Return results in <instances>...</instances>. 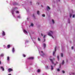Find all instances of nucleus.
<instances>
[{
    "mask_svg": "<svg viewBox=\"0 0 75 75\" xmlns=\"http://www.w3.org/2000/svg\"><path fill=\"white\" fill-rule=\"evenodd\" d=\"M17 9V8H14L13 9H12L11 11V13H12L13 17H15V16H14V12L15 11H16V10Z\"/></svg>",
    "mask_w": 75,
    "mask_h": 75,
    "instance_id": "1",
    "label": "nucleus"
},
{
    "mask_svg": "<svg viewBox=\"0 0 75 75\" xmlns=\"http://www.w3.org/2000/svg\"><path fill=\"white\" fill-rule=\"evenodd\" d=\"M33 42L34 43L35 45H36V46H37V47L38 48V50L39 51V54H40V49H39V48H40V46H38V47L37 46V44L35 42Z\"/></svg>",
    "mask_w": 75,
    "mask_h": 75,
    "instance_id": "2",
    "label": "nucleus"
},
{
    "mask_svg": "<svg viewBox=\"0 0 75 75\" xmlns=\"http://www.w3.org/2000/svg\"><path fill=\"white\" fill-rule=\"evenodd\" d=\"M54 50H55V51L53 52V56H54V57H56L55 55H54V54H55V52H56V51L57 50V46H56L55 47V48H54Z\"/></svg>",
    "mask_w": 75,
    "mask_h": 75,
    "instance_id": "3",
    "label": "nucleus"
},
{
    "mask_svg": "<svg viewBox=\"0 0 75 75\" xmlns=\"http://www.w3.org/2000/svg\"><path fill=\"white\" fill-rule=\"evenodd\" d=\"M28 70L29 72H31L33 71V68L32 67H30V68H28Z\"/></svg>",
    "mask_w": 75,
    "mask_h": 75,
    "instance_id": "4",
    "label": "nucleus"
},
{
    "mask_svg": "<svg viewBox=\"0 0 75 75\" xmlns=\"http://www.w3.org/2000/svg\"><path fill=\"white\" fill-rule=\"evenodd\" d=\"M2 37L5 36L6 35V33H5L4 31H2Z\"/></svg>",
    "mask_w": 75,
    "mask_h": 75,
    "instance_id": "5",
    "label": "nucleus"
},
{
    "mask_svg": "<svg viewBox=\"0 0 75 75\" xmlns=\"http://www.w3.org/2000/svg\"><path fill=\"white\" fill-rule=\"evenodd\" d=\"M13 71V70L12 69H8V72H10L11 71Z\"/></svg>",
    "mask_w": 75,
    "mask_h": 75,
    "instance_id": "6",
    "label": "nucleus"
},
{
    "mask_svg": "<svg viewBox=\"0 0 75 75\" xmlns=\"http://www.w3.org/2000/svg\"><path fill=\"white\" fill-rule=\"evenodd\" d=\"M23 32L25 34H26V35H27V34H28V33L27 32V31L26 30H23Z\"/></svg>",
    "mask_w": 75,
    "mask_h": 75,
    "instance_id": "7",
    "label": "nucleus"
},
{
    "mask_svg": "<svg viewBox=\"0 0 75 75\" xmlns=\"http://www.w3.org/2000/svg\"><path fill=\"white\" fill-rule=\"evenodd\" d=\"M48 35H49V36H50V37H52V38H54V37L52 35H51V33H48Z\"/></svg>",
    "mask_w": 75,
    "mask_h": 75,
    "instance_id": "8",
    "label": "nucleus"
},
{
    "mask_svg": "<svg viewBox=\"0 0 75 75\" xmlns=\"http://www.w3.org/2000/svg\"><path fill=\"white\" fill-rule=\"evenodd\" d=\"M7 60L8 61V64H9L10 62V57H7Z\"/></svg>",
    "mask_w": 75,
    "mask_h": 75,
    "instance_id": "9",
    "label": "nucleus"
},
{
    "mask_svg": "<svg viewBox=\"0 0 75 75\" xmlns=\"http://www.w3.org/2000/svg\"><path fill=\"white\" fill-rule=\"evenodd\" d=\"M12 52L13 53V54H14V53L15 52V50L14 48V47H13L12 48Z\"/></svg>",
    "mask_w": 75,
    "mask_h": 75,
    "instance_id": "10",
    "label": "nucleus"
},
{
    "mask_svg": "<svg viewBox=\"0 0 75 75\" xmlns=\"http://www.w3.org/2000/svg\"><path fill=\"white\" fill-rule=\"evenodd\" d=\"M41 52L42 53V54H40V55L42 57H44V53H43V52L42 51H41Z\"/></svg>",
    "mask_w": 75,
    "mask_h": 75,
    "instance_id": "11",
    "label": "nucleus"
},
{
    "mask_svg": "<svg viewBox=\"0 0 75 75\" xmlns=\"http://www.w3.org/2000/svg\"><path fill=\"white\" fill-rule=\"evenodd\" d=\"M33 59L34 57H31L27 58V59Z\"/></svg>",
    "mask_w": 75,
    "mask_h": 75,
    "instance_id": "12",
    "label": "nucleus"
},
{
    "mask_svg": "<svg viewBox=\"0 0 75 75\" xmlns=\"http://www.w3.org/2000/svg\"><path fill=\"white\" fill-rule=\"evenodd\" d=\"M50 9H51V8H50V7H49V6H47V11H49V10H50Z\"/></svg>",
    "mask_w": 75,
    "mask_h": 75,
    "instance_id": "13",
    "label": "nucleus"
},
{
    "mask_svg": "<svg viewBox=\"0 0 75 75\" xmlns=\"http://www.w3.org/2000/svg\"><path fill=\"white\" fill-rule=\"evenodd\" d=\"M43 45L44 47V49H45V48L46 47V44H45V43H43Z\"/></svg>",
    "mask_w": 75,
    "mask_h": 75,
    "instance_id": "14",
    "label": "nucleus"
},
{
    "mask_svg": "<svg viewBox=\"0 0 75 75\" xmlns=\"http://www.w3.org/2000/svg\"><path fill=\"white\" fill-rule=\"evenodd\" d=\"M0 68L1 69H2V71H4V69L3 67L1 66V67Z\"/></svg>",
    "mask_w": 75,
    "mask_h": 75,
    "instance_id": "15",
    "label": "nucleus"
},
{
    "mask_svg": "<svg viewBox=\"0 0 75 75\" xmlns=\"http://www.w3.org/2000/svg\"><path fill=\"white\" fill-rule=\"evenodd\" d=\"M50 60L51 61V62H52V64H54V62H53V60H52V59H50Z\"/></svg>",
    "mask_w": 75,
    "mask_h": 75,
    "instance_id": "16",
    "label": "nucleus"
},
{
    "mask_svg": "<svg viewBox=\"0 0 75 75\" xmlns=\"http://www.w3.org/2000/svg\"><path fill=\"white\" fill-rule=\"evenodd\" d=\"M51 69L52 71L54 69V67H53V66L52 65H51Z\"/></svg>",
    "mask_w": 75,
    "mask_h": 75,
    "instance_id": "17",
    "label": "nucleus"
},
{
    "mask_svg": "<svg viewBox=\"0 0 75 75\" xmlns=\"http://www.w3.org/2000/svg\"><path fill=\"white\" fill-rule=\"evenodd\" d=\"M25 44H26V43H28V40H25Z\"/></svg>",
    "mask_w": 75,
    "mask_h": 75,
    "instance_id": "18",
    "label": "nucleus"
},
{
    "mask_svg": "<svg viewBox=\"0 0 75 75\" xmlns=\"http://www.w3.org/2000/svg\"><path fill=\"white\" fill-rule=\"evenodd\" d=\"M64 64H65V62H64V60H62V63H61V64L62 65H64Z\"/></svg>",
    "mask_w": 75,
    "mask_h": 75,
    "instance_id": "19",
    "label": "nucleus"
},
{
    "mask_svg": "<svg viewBox=\"0 0 75 75\" xmlns=\"http://www.w3.org/2000/svg\"><path fill=\"white\" fill-rule=\"evenodd\" d=\"M17 18H21V16L20 15H19L18 16H17Z\"/></svg>",
    "mask_w": 75,
    "mask_h": 75,
    "instance_id": "20",
    "label": "nucleus"
},
{
    "mask_svg": "<svg viewBox=\"0 0 75 75\" xmlns=\"http://www.w3.org/2000/svg\"><path fill=\"white\" fill-rule=\"evenodd\" d=\"M37 72L38 73H39V72H41V70L40 69H38L37 71Z\"/></svg>",
    "mask_w": 75,
    "mask_h": 75,
    "instance_id": "21",
    "label": "nucleus"
},
{
    "mask_svg": "<svg viewBox=\"0 0 75 75\" xmlns=\"http://www.w3.org/2000/svg\"><path fill=\"white\" fill-rule=\"evenodd\" d=\"M7 47L8 48H10V45H8L7 46Z\"/></svg>",
    "mask_w": 75,
    "mask_h": 75,
    "instance_id": "22",
    "label": "nucleus"
},
{
    "mask_svg": "<svg viewBox=\"0 0 75 75\" xmlns=\"http://www.w3.org/2000/svg\"><path fill=\"white\" fill-rule=\"evenodd\" d=\"M45 67L46 69H49L48 66H46Z\"/></svg>",
    "mask_w": 75,
    "mask_h": 75,
    "instance_id": "23",
    "label": "nucleus"
},
{
    "mask_svg": "<svg viewBox=\"0 0 75 75\" xmlns=\"http://www.w3.org/2000/svg\"><path fill=\"white\" fill-rule=\"evenodd\" d=\"M13 5H17V3H16V2H15L14 3H13Z\"/></svg>",
    "mask_w": 75,
    "mask_h": 75,
    "instance_id": "24",
    "label": "nucleus"
},
{
    "mask_svg": "<svg viewBox=\"0 0 75 75\" xmlns=\"http://www.w3.org/2000/svg\"><path fill=\"white\" fill-rule=\"evenodd\" d=\"M37 14H38V15H40V11H38L37 12Z\"/></svg>",
    "mask_w": 75,
    "mask_h": 75,
    "instance_id": "25",
    "label": "nucleus"
},
{
    "mask_svg": "<svg viewBox=\"0 0 75 75\" xmlns=\"http://www.w3.org/2000/svg\"><path fill=\"white\" fill-rule=\"evenodd\" d=\"M4 56V54H1L0 57H3Z\"/></svg>",
    "mask_w": 75,
    "mask_h": 75,
    "instance_id": "26",
    "label": "nucleus"
},
{
    "mask_svg": "<svg viewBox=\"0 0 75 75\" xmlns=\"http://www.w3.org/2000/svg\"><path fill=\"white\" fill-rule=\"evenodd\" d=\"M68 23H69V24L70 23V19L69 18L68 19Z\"/></svg>",
    "mask_w": 75,
    "mask_h": 75,
    "instance_id": "27",
    "label": "nucleus"
},
{
    "mask_svg": "<svg viewBox=\"0 0 75 75\" xmlns=\"http://www.w3.org/2000/svg\"><path fill=\"white\" fill-rule=\"evenodd\" d=\"M32 26V27H33L34 26V24L33 23H31V25H30L29 27H30V26Z\"/></svg>",
    "mask_w": 75,
    "mask_h": 75,
    "instance_id": "28",
    "label": "nucleus"
},
{
    "mask_svg": "<svg viewBox=\"0 0 75 75\" xmlns=\"http://www.w3.org/2000/svg\"><path fill=\"white\" fill-rule=\"evenodd\" d=\"M69 16H70V18H71V17H72V14H71V13H70Z\"/></svg>",
    "mask_w": 75,
    "mask_h": 75,
    "instance_id": "29",
    "label": "nucleus"
},
{
    "mask_svg": "<svg viewBox=\"0 0 75 75\" xmlns=\"http://www.w3.org/2000/svg\"><path fill=\"white\" fill-rule=\"evenodd\" d=\"M57 59H58V61H59V55H57Z\"/></svg>",
    "mask_w": 75,
    "mask_h": 75,
    "instance_id": "30",
    "label": "nucleus"
},
{
    "mask_svg": "<svg viewBox=\"0 0 75 75\" xmlns=\"http://www.w3.org/2000/svg\"><path fill=\"white\" fill-rule=\"evenodd\" d=\"M33 17H34V18L35 19V16H34V14H33Z\"/></svg>",
    "mask_w": 75,
    "mask_h": 75,
    "instance_id": "31",
    "label": "nucleus"
},
{
    "mask_svg": "<svg viewBox=\"0 0 75 75\" xmlns=\"http://www.w3.org/2000/svg\"><path fill=\"white\" fill-rule=\"evenodd\" d=\"M63 56V53H61V57H62Z\"/></svg>",
    "mask_w": 75,
    "mask_h": 75,
    "instance_id": "32",
    "label": "nucleus"
},
{
    "mask_svg": "<svg viewBox=\"0 0 75 75\" xmlns=\"http://www.w3.org/2000/svg\"><path fill=\"white\" fill-rule=\"evenodd\" d=\"M16 13H19V12L18 11H16Z\"/></svg>",
    "mask_w": 75,
    "mask_h": 75,
    "instance_id": "33",
    "label": "nucleus"
},
{
    "mask_svg": "<svg viewBox=\"0 0 75 75\" xmlns=\"http://www.w3.org/2000/svg\"><path fill=\"white\" fill-rule=\"evenodd\" d=\"M52 22L53 24H54V20L52 19Z\"/></svg>",
    "mask_w": 75,
    "mask_h": 75,
    "instance_id": "34",
    "label": "nucleus"
},
{
    "mask_svg": "<svg viewBox=\"0 0 75 75\" xmlns=\"http://www.w3.org/2000/svg\"><path fill=\"white\" fill-rule=\"evenodd\" d=\"M26 10L27 11V12H29V9H28V10L27 9H26Z\"/></svg>",
    "mask_w": 75,
    "mask_h": 75,
    "instance_id": "35",
    "label": "nucleus"
},
{
    "mask_svg": "<svg viewBox=\"0 0 75 75\" xmlns=\"http://www.w3.org/2000/svg\"><path fill=\"white\" fill-rule=\"evenodd\" d=\"M57 71L58 72H59V71H60V70H59V69H57Z\"/></svg>",
    "mask_w": 75,
    "mask_h": 75,
    "instance_id": "36",
    "label": "nucleus"
},
{
    "mask_svg": "<svg viewBox=\"0 0 75 75\" xmlns=\"http://www.w3.org/2000/svg\"><path fill=\"white\" fill-rule=\"evenodd\" d=\"M23 56L24 57H26V56H25V55L24 54H23Z\"/></svg>",
    "mask_w": 75,
    "mask_h": 75,
    "instance_id": "37",
    "label": "nucleus"
},
{
    "mask_svg": "<svg viewBox=\"0 0 75 75\" xmlns=\"http://www.w3.org/2000/svg\"><path fill=\"white\" fill-rule=\"evenodd\" d=\"M42 16L43 17H45V15L44 14H42Z\"/></svg>",
    "mask_w": 75,
    "mask_h": 75,
    "instance_id": "38",
    "label": "nucleus"
},
{
    "mask_svg": "<svg viewBox=\"0 0 75 75\" xmlns=\"http://www.w3.org/2000/svg\"><path fill=\"white\" fill-rule=\"evenodd\" d=\"M38 41H40L41 40L40 39V38H38Z\"/></svg>",
    "mask_w": 75,
    "mask_h": 75,
    "instance_id": "39",
    "label": "nucleus"
},
{
    "mask_svg": "<svg viewBox=\"0 0 75 75\" xmlns=\"http://www.w3.org/2000/svg\"><path fill=\"white\" fill-rule=\"evenodd\" d=\"M36 4H38V5H39V4H40V3H39V2H37Z\"/></svg>",
    "mask_w": 75,
    "mask_h": 75,
    "instance_id": "40",
    "label": "nucleus"
},
{
    "mask_svg": "<svg viewBox=\"0 0 75 75\" xmlns=\"http://www.w3.org/2000/svg\"><path fill=\"white\" fill-rule=\"evenodd\" d=\"M62 72H63V74H64L65 73V71H62Z\"/></svg>",
    "mask_w": 75,
    "mask_h": 75,
    "instance_id": "41",
    "label": "nucleus"
},
{
    "mask_svg": "<svg viewBox=\"0 0 75 75\" xmlns=\"http://www.w3.org/2000/svg\"><path fill=\"white\" fill-rule=\"evenodd\" d=\"M50 32L51 34H53V32H52V31H50Z\"/></svg>",
    "mask_w": 75,
    "mask_h": 75,
    "instance_id": "42",
    "label": "nucleus"
},
{
    "mask_svg": "<svg viewBox=\"0 0 75 75\" xmlns=\"http://www.w3.org/2000/svg\"><path fill=\"white\" fill-rule=\"evenodd\" d=\"M72 17L73 18H74L75 17V15H73V16H72Z\"/></svg>",
    "mask_w": 75,
    "mask_h": 75,
    "instance_id": "43",
    "label": "nucleus"
},
{
    "mask_svg": "<svg viewBox=\"0 0 75 75\" xmlns=\"http://www.w3.org/2000/svg\"><path fill=\"white\" fill-rule=\"evenodd\" d=\"M46 35H44V36L43 37L44 38H45V37H46Z\"/></svg>",
    "mask_w": 75,
    "mask_h": 75,
    "instance_id": "44",
    "label": "nucleus"
},
{
    "mask_svg": "<svg viewBox=\"0 0 75 75\" xmlns=\"http://www.w3.org/2000/svg\"><path fill=\"white\" fill-rule=\"evenodd\" d=\"M72 75H75V73L74 72H72Z\"/></svg>",
    "mask_w": 75,
    "mask_h": 75,
    "instance_id": "45",
    "label": "nucleus"
},
{
    "mask_svg": "<svg viewBox=\"0 0 75 75\" xmlns=\"http://www.w3.org/2000/svg\"><path fill=\"white\" fill-rule=\"evenodd\" d=\"M61 67V64H60L59 66V68H60Z\"/></svg>",
    "mask_w": 75,
    "mask_h": 75,
    "instance_id": "46",
    "label": "nucleus"
},
{
    "mask_svg": "<svg viewBox=\"0 0 75 75\" xmlns=\"http://www.w3.org/2000/svg\"><path fill=\"white\" fill-rule=\"evenodd\" d=\"M73 48H74V47H73V46H72L71 47V50H73Z\"/></svg>",
    "mask_w": 75,
    "mask_h": 75,
    "instance_id": "47",
    "label": "nucleus"
},
{
    "mask_svg": "<svg viewBox=\"0 0 75 75\" xmlns=\"http://www.w3.org/2000/svg\"><path fill=\"white\" fill-rule=\"evenodd\" d=\"M44 41H43V42H45V39H44Z\"/></svg>",
    "mask_w": 75,
    "mask_h": 75,
    "instance_id": "48",
    "label": "nucleus"
},
{
    "mask_svg": "<svg viewBox=\"0 0 75 75\" xmlns=\"http://www.w3.org/2000/svg\"><path fill=\"white\" fill-rule=\"evenodd\" d=\"M4 48H6V47H5V45H4Z\"/></svg>",
    "mask_w": 75,
    "mask_h": 75,
    "instance_id": "49",
    "label": "nucleus"
},
{
    "mask_svg": "<svg viewBox=\"0 0 75 75\" xmlns=\"http://www.w3.org/2000/svg\"><path fill=\"white\" fill-rule=\"evenodd\" d=\"M41 35L42 36H43V34H42V33H41Z\"/></svg>",
    "mask_w": 75,
    "mask_h": 75,
    "instance_id": "50",
    "label": "nucleus"
},
{
    "mask_svg": "<svg viewBox=\"0 0 75 75\" xmlns=\"http://www.w3.org/2000/svg\"><path fill=\"white\" fill-rule=\"evenodd\" d=\"M30 4H31H31H32L31 3H32V2H31V1H30Z\"/></svg>",
    "mask_w": 75,
    "mask_h": 75,
    "instance_id": "51",
    "label": "nucleus"
},
{
    "mask_svg": "<svg viewBox=\"0 0 75 75\" xmlns=\"http://www.w3.org/2000/svg\"><path fill=\"white\" fill-rule=\"evenodd\" d=\"M4 39H6V37H4Z\"/></svg>",
    "mask_w": 75,
    "mask_h": 75,
    "instance_id": "52",
    "label": "nucleus"
},
{
    "mask_svg": "<svg viewBox=\"0 0 75 75\" xmlns=\"http://www.w3.org/2000/svg\"><path fill=\"white\" fill-rule=\"evenodd\" d=\"M68 62V60H66V62Z\"/></svg>",
    "mask_w": 75,
    "mask_h": 75,
    "instance_id": "53",
    "label": "nucleus"
},
{
    "mask_svg": "<svg viewBox=\"0 0 75 75\" xmlns=\"http://www.w3.org/2000/svg\"><path fill=\"white\" fill-rule=\"evenodd\" d=\"M8 75H11V74H9Z\"/></svg>",
    "mask_w": 75,
    "mask_h": 75,
    "instance_id": "54",
    "label": "nucleus"
},
{
    "mask_svg": "<svg viewBox=\"0 0 75 75\" xmlns=\"http://www.w3.org/2000/svg\"><path fill=\"white\" fill-rule=\"evenodd\" d=\"M54 65L55 66V65H56V64H54Z\"/></svg>",
    "mask_w": 75,
    "mask_h": 75,
    "instance_id": "55",
    "label": "nucleus"
},
{
    "mask_svg": "<svg viewBox=\"0 0 75 75\" xmlns=\"http://www.w3.org/2000/svg\"><path fill=\"white\" fill-rule=\"evenodd\" d=\"M56 64H58V62H57V61H56Z\"/></svg>",
    "mask_w": 75,
    "mask_h": 75,
    "instance_id": "56",
    "label": "nucleus"
},
{
    "mask_svg": "<svg viewBox=\"0 0 75 75\" xmlns=\"http://www.w3.org/2000/svg\"><path fill=\"white\" fill-rule=\"evenodd\" d=\"M51 57H52V56H51L50 57V58H51Z\"/></svg>",
    "mask_w": 75,
    "mask_h": 75,
    "instance_id": "57",
    "label": "nucleus"
},
{
    "mask_svg": "<svg viewBox=\"0 0 75 75\" xmlns=\"http://www.w3.org/2000/svg\"><path fill=\"white\" fill-rule=\"evenodd\" d=\"M0 64H1V61H0Z\"/></svg>",
    "mask_w": 75,
    "mask_h": 75,
    "instance_id": "58",
    "label": "nucleus"
},
{
    "mask_svg": "<svg viewBox=\"0 0 75 75\" xmlns=\"http://www.w3.org/2000/svg\"><path fill=\"white\" fill-rule=\"evenodd\" d=\"M32 75H35V74H33Z\"/></svg>",
    "mask_w": 75,
    "mask_h": 75,
    "instance_id": "59",
    "label": "nucleus"
},
{
    "mask_svg": "<svg viewBox=\"0 0 75 75\" xmlns=\"http://www.w3.org/2000/svg\"><path fill=\"white\" fill-rule=\"evenodd\" d=\"M27 20H28V18H27Z\"/></svg>",
    "mask_w": 75,
    "mask_h": 75,
    "instance_id": "60",
    "label": "nucleus"
},
{
    "mask_svg": "<svg viewBox=\"0 0 75 75\" xmlns=\"http://www.w3.org/2000/svg\"><path fill=\"white\" fill-rule=\"evenodd\" d=\"M59 1H60V0H59Z\"/></svg>",
    "mask_w": 75,
    "mask_h": 75,
    "instance_id": "61",
    "label": "nucleus"
},
{
    "mask_svg": "<svg viewBox=\"0 0 75 75\" xmlns=\"http://www.w3.org/2000/svg\"><path fill=\"white\" fill-rule=\"evenodd\" d=\"M53 59H55L54 58H53Z\"/></svg>",
    "mask_w": 75,
    "mask_h": 75,
    "instance_id": "62",
    "label": "nucleus"
},
{
    "mask_svg": "<svg viewBox=\"0 0 75 75\" xmlns=\"http://www.w3.org/2000/svg\"><path fill=\"white\" fill-rule=\"evenodd\" d=\"M41 6L42 7V5H41Z\"/></svg>",
    "mask_w": 75,
    "mask_h": 75,
    "instance_id": "63",
    "label": "nucleus"
},
{
    "mask_svg": "<svg viewBox=\"0 0 75 75\" xmlns=\"http://www.w3.org/2000/svg\"><path fill=\"white\" fill-rule=\"evenodd\" d=\"M70 75H71V74H70Z\"/></svg>",
    "mask_w": 75,
    "mask_h": 75,
    "instance_id": "64",
    "label": "nucleus"
}]
</instances>
